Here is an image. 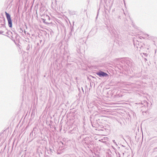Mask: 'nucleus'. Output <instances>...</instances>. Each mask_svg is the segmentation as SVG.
I'll use <instances>...</instances> for the list:
<instances>
[{
    "mask_svg": "<svg viewBox=\"0 0 157 157\" xmlns=\"http://www.w3.org/2000/svg\"><path fill=\"white\" fill-rule=\"evenodd\" d=\"M5 14L6 15V18L8 22V25L9 27L10 28L12 27V21L10 17V15L7 13L6 12H5Z\"/></svg>",
    "mask_w": 157,
    "mask_h": 157,
    "instance_id": "nucleus-1",
    "label": "nucleus"
},
{
    "mask_svg": "<svg viewBox=\"0 0 157 157\" xmlns=\"http://www.w3.org/2000/svg\"><path fill=\"white\" fill-rule=\"evenodd\" d=\"M96 74L100 77H105L108 75L107 73L102 71H100L99 72H97L96 73Z\"/></svg>",
    "mask_w": 157,
    "mask_h": 157,
    "instance_id": "nucleus-2",
    "label": "nucleus"
},
{
    "mask_svg": "<svg viewBox=\"0 0 157 157\" xmlns=\"http://www.w3.org/2000/svg\"><path fill=\"white\" fill-rule=\"evenodd\" d=\"M42 20L43 21L44 23H46L47 24H48V23L47 22H46V20L44 18H42Z\"/></svg>",
    "mask_w": 157,
    "mask_h": 157,
    "instance_id": "nucleus-3",
    "label": "nucleus"
},
{
    "mask_svg": "<svg viewBox=\"0 0 157 157\" xmlns=\"http://www.w3.org/2000/svg\"><path fill=\"white\" fill-rule=\"evenodd\" d=\"M46 16L48 17V20H50V17L49 16H48V15H47Z\"/></svg>",
    "mask_w": 157,
    "mask_h": 157,
    "instance_id": "nucleus-4",
    "label": "nucleus"
}]
</instances>
